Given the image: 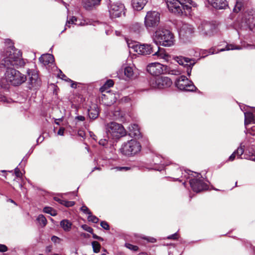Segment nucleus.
<instances>
[{"mask_svg": "<svg viewBox=\"0 0 255 255\" xmlns=\"http://www.w3.org/2000/svg\"><path fill=\"white\" fill-rule=\"evenodd\" d=\"M1 64L7 68L5 73V79L7 83L17 86L25 82L26 76L15 69L10 67L11 66L22 67L24 65L25 63L21 58V52L15 49L13 46H10L4 52Z\"/></svg>", "mask_w": 255, "mask_h": 255, "instance_id": "obj_1", "label": "nucleus"}, {"mask_svg": "<svg viewBox=\"0 0 255 255\" xmlns=\"http://www.w3.org/2000/svg\"><path fill=\"white\" fill-rule=\"evenodd\" d=\"M166 3L170 12L179 15L190 14L191 6H196L192 0H166Z\"/></svg>", "mask_w": 255, "mask_h": 255, "instance_id": "obj_2", "label": "nucleus"}, {"mask_svg": "<svg viewBox=\"0 0 255 255\" xmlns=\"http://www.w3.org/2000/svg\"><path fill=\"white\" fill-rule=\"evenodd\" d=\"M153 39L156 45L159 44L164 46L169 47L174 43L173 35L171 32L161 27L155 31Z\"/></svg>", "mask_w": 255, "mask_h": 255, "instance_id": "obj_3", "label": "nucleus"}, {"mask_svg": "<svg viewBox=\"0 0 255 255\" xmlns=\"http://www.w3.org/2000/svg\"><path fill=\"white\" fill-rule=\"evenodd\" d=\"M106 131L109 137L118 139L126 135V130L124 127L116 122H110L106 125Z\"/></svg>", "mask_w": 255, "mask_h": 255, "instance_id": "obj_4", "label": "nucleus"}, {"mask_svg": "<svg viewBox=\"0 0 255 255\" xmlns=\"http://www.w3.org/2000/svg\"><path fill=\"white\" fill-rule=\"evenodd\" d=\"M140 143L135 139H131L124 143L121 148V152L127 156H132L141 150Z\"/></svg>", "mask_w": 255, "mask_h": 255, "instance_id": "obj_5", "label": "nucleus"}, {"mask_svg": "<svg viewBox=\"0 0 255 255\" xmlns=\"http://www.w3.org/2000/svg\"><path fill=\"white\" fill-rule=\"evenodd\" d=\"M197 30L199 33L204 37L211 36L217 32L215 24L206 21L201 22L198 26Z\"/></svg>", "mask_w": 255, "mask_h": 255, "instance_id": "obj_6", "label": "nucleus"}, {"mask_svg": "<svg viewBox=\"0 0 255 255\" xmlns=\"http://www.w3.org/2000/svg\"><path fill=\"white\" fill-rule=\"evenodd\" d=\"M175 84L176 87L181 91L193 92L196 89L193 82L184 75L179 77Z\"/></svg>", "mask_w": 255, "mask_h": 255, "instance_id": "obj_7", "label": "nucleus"}, {"mask_svg": "<svg viewBox=\"0 0 255 255\" xmlns=\"http://www.w3.org/2000/svg\"><path fill=\"white\" fill-rule=\"evenodd\" d=\"M160 21V13L156 11H148L144 18V25L147 28L158 25Z\"/></svg>", "mask_w": 255, "mask_h": 255, "instance_id": "obj_8", "label": "nucleus"}, {"mask_svg": "<svg viewBox=\"0 0 255 255\" xmlns=\"http://www.w3.org/2000/svg\"><path fill=\"white\" fill-rule=\"evenodd\" d=\"M130 47L132 48L134 51L138 53V54L146 55L150 54L154 52L155 51V48L153 46L148 44H134Z\"/></svg>", "mask_w": 255, "mask_h": 255, "instance_id": "obj_9", "label": "nucleus"}, {"mask_svg": "<svg viewBox=\"0 0 255 255\" xmlns=\"http://www.w3.org/2000/svg\"><path fill=\"white\" fill-rule=\"evenodd\" d=\"M27 74L28 78V83L29 89L36 88L40 85L41 81L36 71L34 70L28 69L27 71Z\"/></svg>", "mask_w": 255, "mask_h": 255, "instance_id": "obj_10", "label": "nucleus"}, {"mask_svg": "<svg viewBox=\"0 0 255 255\" xmlns=\"http://www.w3.org/2000/svg\"><path fill=\"white\" fill-rule=\"evenodd\" d=\"M166 66L158 62L152 63L147 67V71L152 75L157 76L166 71Z\"/></svg>", "mask_w": 255, "mask_h": 255, "instance_id": "obj_11", "label": "nucleus"}, {"mask_svg": "<svg viewBox=\"0 0 255 255\" xmlns=\"http://www.w3.org/2000/svg\"><path fill=\"white\" fill-rule=\"evenodd\" d=\"M125 6L120 2H115L111 4L109 7V12L112 18L119 17L121 16L124 11Z\"/></svg>", "mask_w": 255, "mask_h": 255, "instance_id": "obj_12", "label": "nucleus"}, {"mask_svg": "<svg viewBox=\"0 0 255 255\" xmlns=\"http://www.w3.org/2000/svg\"><path fill=\"white\" fill-rule=\"evenodd\" d=\"M242 23H245L252 31H255V16L253 11L246 12L242 19Z\"/></svg>", "mask_w": 255, "mask_h": 255, "instance_id": "obj_13", "label": "nucleus"}, {"mask_svg": "<svg viewBox=\"0 0 255 255\" xmlns=\"http://www.w3.org/2000/svg\"><path fill=\"white\" fill-rule=\"evenodd\" d=\"M195 31L193 26L187 23H182L180 27L179 34L182 38H188L192 35Z\"/></svg>", "mask_w": 255, "mask_h": 255, "instance_id": "obj_14", "label": "nucleus"}, {"mask_svg": "<svg viewBox=\"0 0 255 255\" xmlns=\"http://www.w3.org/2000/svg\"><path fill=\"white\" fill-rule=\"evenodd\" d=\"M190 184L193 190L197 193L208 189V185L203 182L201 179L196 178L191 179L190 180Z\"/></svg>", "mask_w": 255, "mask_h": 255, "instance_id": "obj_15", "label": "nucleus"}, {"mask_svg": "<svg viewBox=\"0 0 255 255\" xmlns=\"http://www.w3.org/2000/svg\"><path fill=\"white\" fill-rule=\"evenodd\" d=\"M175 60L179 63V64L186 67V73L188 76H190L191 73L192 68L194 65V63H192V60L186 57H176Z\"/></svg>", "mask_w": 255, "mask_h": 255, "instance_id": "obj_16", "label": "nucleus"}, {"mask_svg": "<svg viewBox=\"0 0 255 255\" xmlns=\"http://www.w3.org/2000/svg\"><path fill=\"white\" fill-rule=\"evenodd\" d=\"M241 48L239 46H236L234 44H227L225 48H222L216 50L215 48H212L209 49V53L210 54H214L218 53L219 52L224 51L225 50H235V49H241Z\"/></svg>", "mask_w": 255, "mask_h": 255, "instance_id": "obj_17", "label": "nucleus"}, {"mask_svg": "<svg viewBox=\"0 0 255 255\" xmlns=\"http://www.w3.org/2000/svg\"><path fill=\"white\" fill-rule=\"evenodd\" d=\"M147 0H131V5L134 10L139 11L143 9Z\"/></svg>", "mask_w": 255, "mask_h": 255, "instance_id": "obj_18", "label": "nucleus"}, {"mask_svg": "<svg viewBox=\"0 0 255 255\" xmlns=\"http://www.w3.org/2000/svg\"><path fill=\"white\" fill-rule=\"evenodd\" d=\"M129 135L139 138L140 136V132L138 126L136 124H131L128 127Z\"/></svg>", "mask_w": 255, "mask_h": 255, "instance_id": "obj_19", "label": "nucleus"}, {"mask_svg": "<svg viewBox=\"0 0 255 255\" xmlns=\"http://www.w3.org/2000/svg\"><path fill=\"white\" fill-rule=\"evenodd\" d=\"M172 82L171 79L167 77H159L158 84L159 89H163L170 87Z\"/></svg>", "mask_w": 255, "mask_h": 255, "instance_id": "obj_20", "label": "nucleus"}, {"mask_svg": "<svg viewBox=\"0 0 255 255\" xmlns=\"http://www.w3.org/2000/svg\"><path fill=\"white\" fill-rule=\"evenodd\" d=\"M155 50L157 49V51H155L153 54V56H156L159 59H162L164 60H167L168 58V54L165 52L164 48L159 47L156 44V46L154 47Z\"/></svg>", "mask_w": 255, "mask_h": 255, "instance_id": "obj_21", "label": "nucleus"}, {"mask_svg": "<svg viewBox=\"0 0 255 255\" xmlns=\"http://www.w3.org/2000/svg\"><path fill=\"white\" fill-rule=\"evenodd\" d=\"M39 61L44 65L49 64H52L54 61V58L53 55L50 54H43L39 58Z\"/></svg>", "mask_w": 255, "mask_h": 255, "instance_id": "obj_22", "label": "nucleus"}, {"mask_svg": "<svg viewBox=\"0 0 255 255\" xmlns=\"http://www.w3.org/2000/svg\"><path fill=\"white\" fill-rule=\"evenodd\" d=\"M211 4L216 9H224L227 6L226 0H212Z\"/></svg>", "mask_w": 255, "mask_h": 255, "instance_id": "obj_23", "label": "nucleus"}, {"mask_svg": "<svg viewBox=\"0 0 255 255\" xmlns=\"http://www.w3.org/2000/svg\"><path fill=\"white\" fill-rule=\"evenodd\" d=\"M245 125L247 126L251 124H255V116L252 112H245Z\"/></svg>", "mask_w": 255, "mask_h": 255, "instance_id": "obj_24", "label": "nucleus"}, {"mask_svg": "<svg viewBox=\"0 0 255 255\" xmlns=\"http://www.w3.org/2000/svg\"><path fill=\"white\" fill-rule=\"evenodd\" d=\"M244 148L242 146H240L232 154V155L229 157L228 160L229 161H232L235 159L236 157L237 158H242L241 156L244 153Z\"/></svg>", "mask_w": 255, "mask_h": 255, "instance_id": "obj_25", "label": "nucleus"}, {"mask_svg": "<svg viewBox=\"0 0 255 255\" xmlns=\"http://www.w3.org/2000/svg\"><path fill=\"white\" fill-rule=\"evenodd\" d=\"M83 6L87 9H90L99 3L101 0H82Z\"/></svg>", "mask_w": 255, "mask_h": 255, "instance_id": "obj_26", "label": "nucleus"}, {"mask_svg": "<svg viewBox=\"0 0 255 255\" xmlns=\"http://www.w3.org/2000/svg\"><path fill=\"white\" fill-rule=\"evenodd\" d=\"M99 110L96 105H94L91 107L88 110V114L90 119H96L99 116Z\"/></svg>", "mask_w": 255, "mask_h": 255, "instance_id": "obj_27", "label": "nucleus"}, {"mask_svg": "<svg viewBox=\"0 0 255 255\" xmlns=\"http://www.w3.org/2000/svg\"><path fill=\"white\" fill-rule=\"evenodd\" d=\"M125 75L129 79H132L136 77L133 67L131 66H126L124 68Z\"/></svg>", "mask_w": 255, "mask_h": 255, "instance_id": "obj_28", "label": "nucleus"}, {"mask_svg": "<svg viewBox=\"0 0 255 255\" xmlns=\"http://www.w3.org/2000/svg\"><path fill=\"white\" fill-rule=\"evenodd\" d=\"M159 77H153L150 78L149 81L150 86L153 89H159L158 84Z\"/></svg>", "mask_w": 255, "mask_h": 255, "instance_id": "obj_29", "label": "nucleus"}, {"mask_svg": "<svg viewBox=\"0 0 255 255\" xmlns=\"http://www.w3.org/2000/svg\"><path fill=\"white\" fill-rule=\"evenodd\" d=\"M60 225L65 231H69L71 228L72 224L67 220H63L61 221Z\"/></svg>", "mask_w": 255, "mask_h": 255, "instance_id": "obj_30", "label": "nucleus"}, {"mask_svg": "<svg viewBox=\"0 0 255 255\" xmlns=\"http://www.w3.org/2000/svg\"><path fill=\"white\" fill-rule=\"evenodd\" d=\"M58 76L62 79L66 81H69L71 83V87L73 88H75L76 87V83L74 82L73 81H72L71 79H69L66 77V76L64 74L62 71L60 70V73L58 74Z\"/></svg>", "mask_w": 255, "mask_h": 255, "instance_id": "obj_31", "label": "nucleus"}, {"mask_svg": "<svg viewBox=\"0 0 255 255\" xmlns=\"http://www.w3.org/2000/svg\"><path fill=\"white\" fill-rule=\"evenodd\" d=\"M125 114L120 109L117 108L113 112V118L116 120H122Z\"/></svg>", "mask_w": 255, "mask_h": 255, "instance_id": "obj_32", "label": "nucleus"}, {"mask_svg": "<svg viewBox=\"0 0 255 255\" xmlns=\"http://www.w3.org/2000/svg\"><path fill=\"white\" fill-rule=\"evenodd\" d=\"M244 6V2L243 0H237L233 9L235 12H238L241 10Z\"/></svg>", "mask_w": 255, "mask_h": 255, "instance_id": "obj_33", "label": "nucleus"}, {"mask_svg": "<svg viewBox=\"0 0 255 255\" xmlns=\"http://www.w3.org/2000/svg\"><path fill=\"white\" fill-rule=\"evenodd\" d=\"M43 211L47 214H50L52 216H56L57 215L56 211L52 208L50 207H46L43 209Z\"/></svg>", "mask_w": 255, "mask_h": 255, "instance_id": "obj_34", "label": "nucleus"}, {"mask_svg": "<svg viewBox=\"0 0 255 255\" xmlns=\"http://www.w3.org/2000/svg\"><path fill=\"white\" fill-rule=\"evenodd\" d=\"M106 99L111 100V102L109 103H107L105 102V104H106L107 106H111L116 102V99L115 98V96L113 95L110 94L109 95H107V96L104 95V99L103 101L105 100Z\"/></svg>", "mask_w": 255, "mask_h": 255, "instance_id": "obj_35", "label": "nucleus"}, {"mask_svg": "<svg viewBox=\"0 0 255 255\" xmlns=\"http://www.w3.org/2000/svg\"><path fill=\"white\" fill-rule=\"evenodd\" d=\"M37 220L40 225L42 227L45 226L47 224V220L43 215H39L38 216Z\"/></svg>", "mask_w": 255, "mask_h": 255, "instance_id": "obj_36", "label": "nucleus"}, {"mask_svg": "<svg viewBox=\"0 0 255 255\" xmlns=\"http://www.w3.org/2000/svg\"><path fill=\"white\" fill-rule=\"evenodd\" d=\"M131 29L136 33H140L142 30H143V28L141 25L138 23H136L132 25Z\"/></svg>", "mask_w": 255, "mask_h": 255, "instance_id": "obj_37", "label": "nucleus"}, {"mask_svg": "<svg viewBox=\"0 0 255 255\" xmlns=\"http://www.w3.org/2000/svg\"><path fill=\"white\" fill-rule=\"evenodd\" d=\"M93 251L94 253H98L101 248L100 244L97 241H94L92 243Z\"/></svg>", "mask_w": 255, "mask_h": 255, "instance_id": "obj_38", "label": "nucleus"}, {"mask_svg": "<svg viewBox=\"0 0 255 255\" xmlns=\"http://www.w3.org/2000/svg\"><path fill=\"white\" fill-rule=\"evenodd\" d=\"M59 203L66 207H69L74 205L75 202L74 201H68L64 200H59Z\"/></svg>", "mask_w": 255, "mask_h": 255, "instance_id": "obj_39", "label": "nucleus"}, {"mask_svg": "<svg viewBox=\"0 0 255 255\" xmlns=\"http://www.w3.org/2000/svg\"><path fill=\"white\" fill-rule=\"evenodd\" d=\"M77 21V18L75 16H72L69 20H67L65 25V29H66L67 27H70V24H74L75 22Z\"/></svg>", "mask_w": 255, "mask_h": 255, "instance_id": "obj_40", "label": "nucleus"}, {"mask_svg": "<svg viewBox=\"0 0 255 255\" xmlns=\"http://www.w3.org/2000/svg\"><path fill=\"white\" fill-rule=\"evenodd\" d=\"M88 220L89 221L92 222L94 223H97L99 221V219L95 216L93 215L92 213L89 215L88 217Z\"/></svg>", "mask_w": 255, "mask_h": 255, "instance_id": "obj_41", "label": "nucleus"}, {"mask_svg": "<svg viewBox=\"0 0 255 255\" xmlns=\"http://www.w3.org/2000/svg\"><path fill=\"white\" fill-rule=\"evenodd\" d=\"M125 246L131 251H137L138 250V247L137 246L130 244L127 243L125 244Z\"/></svg>", "mask_w": 255, "mask_h": 255, "instance_id": "obj_42", "label": "nucleus"}, {"mask_svg": "<svg viewBox=\"0 0 255 255\" xmlns=\"http://www.w3.org/2000/svg\"><path fill=\"white\" fill-rule=\"evenodd\" d=\"M80 210L81 211H82L84 213L90 215L91 214V212L88 209V208L85 205H83L81 208H80Z\"/></svg>", "mask_w": 255, "mask_h": 255, "instance_id": "obj_43", "label": "nucleus"}, {"mask_svg": "<svg viewBox=\"0 0 255 255\" xmlns=\"http://www.w3.org/2000/svg\"><path fill=\"white\" fill-rule=\"evenodd\" d=\"M82 228L85 231H86L89 233H90L91 234H93V229L91 227L88 226V225H82Z\"/></svg>", "mask_w": 255, "mask_h": 255, "instance_id": "obj_44", "label": "nucleus"}, {"mask_svg": "<svg viewBox=\"0 0 255 255\" xmlns=\"http://www.w3.org/2000/svg\"><path fill=\"white\" fill-rule=\"evenodd\" d=\"M101 226L103 228L106 230H109L110 229L109 225L106 221H102L101 222Z\"/></svg>", "mask_w": 255, "mask_h": 255, "instance_id": "obj_45", "label": "nucleus"}, {"mask_svg": "<svg viewBox=\"0 0 255 255\" xmlns=\"http://www.w3.org/2000/svg\"><path fill=\"white\" fill-rule=\"evenodd\" d=\"M114 85V82L112 80H108L105 84L106 87H111Z\"/></svg>", "mask_w": 255, "mask_h": 255, "instance_id": "obj_46", "label": "nucleus"}, {"mask_svg": "<svg viewBox=\"0 0 255 255\" xmlns=\"http://www.w3.org/2000/svg\"><path fill=\"white\" fill-rule=\"evenodd\" d=\"M143 239L147 241L148 242H150V243H155L156 241V240L153 237H146L143 238Z\"/></svg>", "mask_w": 255, "mask_h": 255, "instance_id": "obj_47", "label": "nucleus"}, {"mask_svg": "<svg viewBox=\"0 0 255 255\" xmlns=\"http://www.w3.org/2000/svg\"><path fill=\"white\" fill-rule=\"evenodd\" d=\"M114 169H117L118 171H127L130 169L129 167H116Z\"/></svg>", "mask_w": 255, "mask_h": 255, "instance_id": "obj_48", "label": "nucleus"}, {"mask_svg": "<svg viewBox=\"0 0 255 255\" xmlns=\"http://www.w3.org/2000/svg\"><path fill=\"white\" fill-rule=\"evenodd\" d=\"M7 251V247L4 245H0V252H5Z\"/></svg>", "mask_w": 255, "mask_h": 255, "instance_id": "obj_49", "label": "nucleus"}, {"mask_svg": "<svg viewBox=\"0 0 255 255\" xmlns=\"http://www.w3.org/2000/svg\"><path fill=\"white\" fill-rule=\"evenodd\" d=\"M99 143L100 145L105 146L107 144L108 141L106 139H101V140H100Z\"/></svg>", "mask_w": 255, "mask_h": 255, "instance_id": "obj_50", "label": "nucleus"}, {"mask_svg": "<svg viewBox=\"0 0 255 255\" xmlns=\"http://www.w3.org/2000/svg\"><path fill=\"white\" fill-rule=\"evenodd\" d=\"M15 174L17 177H20L21 176V172L19 169L17 167L15 169Z\"/></svg>", "mask_w": 255, "mask_h": 255, "instance_id": "obj_51", "label": "nucleus"}, {"mask_svg": "<svg viewBox=\"0 0 255 255\" xmlns=\"http://www.w3.org/2000/svg\"><path fill=\"white\" fill-rule=\"evenodd\" d=\"M51 240L54 243H58L60 241V239L56 236H52L51 238Z\"/></svg>", "mask_w": 255, "mask_h": 255, "instance_id": "obj_52", "label": "nucleus"}, {"mask_svg": "<svg viewBox=\"0 0 255 255\" xmlns=\"http://www.w3.org/2000/svg\"><path fill=\"white\" fill-rule=\"evenodd\" d=\"M78 134L80 136L82 137H84L85 135V133L83 130H79L78 131Z\"/></svg>", "mask_w": 255, "mask_h": 255, "instance_id": "obj_53", "label": "nucleus"}, {"mask_svg": "<svg viewBox=\"0 0 255 255\" xmlns=\"http://www.w3.org/2000/svg\"><path fill=\"white\" fill-rule=\"evenodd\" d=\"M177 238V234L176 233H175L172 235H170L167 237V239H173L175 240Z\"/></svg>", "mask_w": 255, "mask_h": 255, "instance_id": "obj_54", "label": "nucleus"}, {"mask_svg": "<svg viewBox=\"0 0 255 255\" xmlns=\"http://www.w3.org/2000/svg\"><path fill=\"white\" fill-rule=\"evenodd\" d=\"M64 128H61L59 129L57 133H58V135H64Z\"/></svg>", "mask_w": 255, "mask_h": 255, "instance_id": "obj_55", "label": "nucleus"}, {"mask_svg": "<svg viewBox=\"0 0 255 255\" xmlns=\"http://www.w3.org/2000/svg\"><path fill=\"white\" fill-rule=\"evenodd\" d=\"M76 119L80 121H84L85 119V117L82 116H78L76 117Z\"/></svg>", "mask_w": 255, "mask_h": 255, "instance_id": "obj_56", "label": "nucleus"}, {"mask_svg": "<svg viewBox=\"0 0 255 255\" xmlns=\"http://www.w3.org/2000/svg\"><path fill=\"white\" fill-rule=\"evenodd\" d=\"M93 234V238L95 239H97L98 240H100V241H103V239L102 238L100 237H99L98 236H97L96 235L94 234Z\"/></svg>", "mask_w": 255, "mask_h": 255, "instance_id": "obj_57", "label": "nucleus"}, {"mask_svg": "<svg viewBox=\"0 0 255 255\" xmlns=\"http://www.w3.org/2000/svg\"><path fill=\"white\" fill-rule=\"evenodd\" d=\"M89 134H90V136L92 137V138L95 140H97V138H96V136L94 134V133L92 132V131H90L89 132Z\"/></svg>", "mask_w": 255, "mask_h": 255, "instance_id": "obj_58", "label": "nucleus"}, {"mask_svg": "<svg viewBox=\"0 0 255 255\" xmlns=\"http://www.w3.org/2000/svg\"><path fill=\"white\" fill-rule=\"evenodd\" d=\"M123 101L125 102H129L130 101V98L129 97H125L123 98Z\"/></svg>", "mask_w": 255, "mask_h": 255, "instance_id": "obj_59", "label": "nucleus"}, {"mask_svg": "<svg viewBox=\"0 0 255 255\" xmlns=\"http://www.w3.org/2000/svg\"><path fill=\"white\" fill-rule=\"evenodd\" d=\"M46 252L47 253H50L51 252V247H47L46 248V250H45Z\"/></svg>", "mask_w": 255, "mask_h": 255, "instance_id": "obj_60", "label": "nucleus"}, {"mask_svg": "<svg viewBox=\"0 0 255 255\" xmlns=\"http://www.w3.org/2000/svg\"><path fill=\"white\" fill-rule=\"evenodd\" d=\"M5 97H3L0 94V102L4 101Z\"/></svg>", "mask_w": 255, "mask_h": 255, "instance_id": "obj_61", "label": "nucleus"}, {"mask_svg": "<svg viewBox=\"0 0 255 255\" xmlns=\"http://www.w3.org/2000/svg\"><path fill=\"white\" fill-rule=\"evenodd\" d=\"M252 160H255V149L254 151V153H253V157L252 158Z\"/></svg>", "mask_w": 255, "mask_h": 255, "instance_id": "obj_62", "label": "nucleus"}, {"mask_svg": "<svg viewBox=\"0 0 255 255\" xmlns=\"http://www.w3.org/2000/svg\"><path fill=\"white\" fill-rule=\"evenodd\" d=\"M8 201H9L11 203H13L15 204L14 201L13 200H12V199H9L8 200Z\"/></svg>", "mask_w": 255, "mask_h": 255, "instance_id": "obj_63", "label": "nucleus"}, {"mask_svg": "<svg viewBox=\"0 0 255 255\" xmlns=\"http://www.w3.org/2000/svg\"><path fill=\"white\" fill-rule=\"evenodd\" d=\"M54 200H55V201H58V202L59 203V201H58V200H61V199H59V198H57V197H55V198H54Z\"/></svg>", "mask_w": 255, "mask_h": 255, "instance_id": "obj_64", "label": "nucleus"}]
</instances>
